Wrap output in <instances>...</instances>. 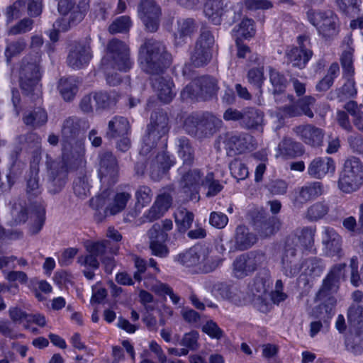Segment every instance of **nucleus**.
Instances as JSON below:
<instances>
[{
  "label": "nucleus",
  "mask_w": 363,
  "mask_h": 363,
  "mask_svg": "<svg viewBox=\"0 0 363 363\" xmlns=\"http://www.w3.org/2000/svg\"><path fill=\"white\" fill-rule=\"evenodd\" d=\"M130 125L125 117L116 116L108 123L105 137L108 140L117 139L119 136L130 135Z\"/></svg>",
  "instance_id": "obj_32"
},
{
  "label": "nucleus",
  "mask_w": 363,
  "mask_h": 363,
  "mask_svg": "<svg viewBox=\"0 0 363 363\" xmlns=\"http://www.w3.org/2000/svg\"><path fill=\"white\" fill-rule=\"evenodd\" d=\"M215 38L211 30L207 27H202L194 45L213 52Z\"/></svg>",
  "instance_id": "obj_47"
},
{
  "label": "nucleus",
  "mask_w": 363,
  "mask_h": 363,
  "mask_svg": "<svg viewBox=\"0 0 363 363\" xmlns=\"http://www.w3.org/2000/svg\"><path fill=\"white\" fill-rule=\"evenodd\" d=\"M23 121L27 126L36 129L47 123L48 114L44 109L38 108L26 112L23 116Z\"/></svg>",
  "instance_id": "obj_41"
},
{
  "label": "nucleus",
  "mask_w": 363,
  "mask_h": 363,
  "mask_svg": "<svg viewBox=\"0 0 363 363\" xmlns=\"http://www.w3.org/2000/svg\"><path fill=\"white\" fill-rule=\"evenodd\" d=\"M207 252L206 245H194L184 253L177 255L176 259L182 264L190 267L200 263L201 257Z\"/></svg>",
  "instance_id": "obj_35"
},
{
  "label": "nucleus",
  "mask_w": 363,
  "mask_h": 363,
  "mask_svg": "<svg viewBox=\"0 0 363 363\" xmlns=\"http://www.w3.org/2000/svg\"><path fill=\"white\" fill-rule=\"evenodd\" d=\"M335 162L330 157H317L311 161L308 173L316 179H321L328 173H333L335 171Z\"/></svg>",
  "instance_id": "obj_31"
},
{
  "label": "nucleus",
  "mask_w": 363,
  "mask_h": 363,
  "mask_svg": "<svg viewBox=\"0 0 363 363\" xmlns=\"http://www.w3.org/2000/svg\"><path fill=\"white\" fill-rule=\"evenodd\" d=\"M70 170L82 169L86 166L85 146L82 138L62 142V160Z\"/></svg>",
  "instance_id": "obj_12"
},
{
  "label": "nucleus",
  "mask_w": 363,
  "mask_h": 363,
  "mask_svg": "<svg viewBox=\"0 0 363 363\" xmlns=\"http://www.w3.org/2000/svg\"><path fill=\"white\" fill-rule=\"evenodd\" d=\"M16 141L19 147H16L11 153V158L13 161L18 159L23 148L26 150L38 149L40 145L41 138L37 133L30 132L18 135L16 138Z\"/></svg>",
  "instance_id": "obj_33"
},
{
  "label": "nucleus",
  "mask_w": 363,
  "mask_h": 363,
  "mask_svg": "<svg viewBox=\"0 0 363 363\" xmlns=\"http://www.w3.org/2000/svg\"><path fill=\"white\" fill-rule=\"evenodd\" d=\"M346 266L345 263H340L335 264L330 269L315 295V300H325L334 297L333 294L338 291L340 281L345 278Z\"/></svg>",
  "instance_id": "obj_15"
},
{
  "label": "nucleus",
  "mask_w": 363,
  "mask_h": 363,
  "mask_svg": "<svg viewBox=\"0 0 363 363\" xmlns=\"http://www.w3.org/2000/svg\"><path fill=\"white\" fill-rule=\"evenodd\" d=\"M212 59V52L201 49L195 45L190 52V64L196 68L203 67L208 65L211 62Z\"/></svg>",
  "instance_id": "obj_45"
},
{
  "label": "nucleus",
  "mask_w": 363,
  "mask_h": 363,
  "mask_svg": "<svg viewBox=\"0 0 363 363\" xmlns=\"http://www.w3.org/2000/svg\"><path fill=\"white\" fill-rule=\"evenodd\" d=\"M308 21L316 28L317 31L325 40H330L339 32L338 17L331 10L311 9L306 12Z\"/></svg>",
  "instance_id": "obj_9"
},
{
  "label": "nucleus",
  "mask_w": 363,
  "mask_h": 363,
  "mask_svg": "<svg viewBox=\"0 0 363 363\" xmlns=\"http://www.w3.org/2000/svg\"><path fill=\"white\" fill-rule=\"evenodd\" d=\"M220 259L216 256L211 255V251L207 247V252L205 256L200 258L199 269L203 273H210L214 271L220 264Z\"/></svg>",
  "instance_id": "obj_49"
},
{
  "label": "nucleus",
  "mask_w": 363,
  "mask_h": 363,
  "mask_svg": "<svg viewBox=\"0 0 363 363\" xmlns=\"http://www.w3.org/2000/svg\"><path fill=\"white\" fill-rule=\"evenodd\" d=\"M296 238H286L284 249L281 256V269L284 274L289 277L297 275L302 268L301 259L297 255V250L293 245Z\"/></svg>",
  "instance_id": "obj_17"
},
{
  "label": "nucleus",
  "mask_w": 363,
  "mask_h": 363,
  "mask_svg": "<svg viewBox=\"0 0 363 363\" xmlns=\"http://www.w3.org/2000/svg\"><path fill=\"white\" fill-rule=\"evenodd\" d=\"M86 249L89 253H92L102 260L104 257L117 254L119 246L109 240H102L97 242H88L86 244Z\"/></svg>",
  "instance_id": "obj_30"
},
{
  "label": "nucleus",
  "mask_w": 363,
  "mask_h": 363,
  "mask_svg": "<svg viewBox=\"0 0 363 363\" xmlns=\"http://www.w3.org/2000/svg\"><path fill=\"white\" fill-rule=\"evenodd\" d=\"M59 91L66 101H71L78 91L77 79L73 77L62 78L58 84Z\"/></svg>",
  "instance_id": "obj_42"
},
{
  "label": "nucleus",
  "mask_w": 363,
  "mask_h": 363,
  "mask_svg": "<svg viewBox=\"0 0 363 363\" xmlns=\"http://www.w3.org/2000/svg\"><path fill=\"white\" fill-rule=\"evenodd\" d=\"M131 194L128 192H118L113 197V202L105 210V215L114 216L123 211Z\"/></svg>",
  "instance_id": "obj_46"
},
{
  "label": "nucleus",
  "mask_w": 363,
  "mask_h": 363,
  "mask_svg": "<svg viewBox=\"0 0 363 363\" xmlns=\"http://www.w3.org/2000/svg\"><path fill=\"white\" fill-rule=\"evenodd\" d=\"M354 49L348 48L344 50L340 56V64L343 71V76H354V67L353 66Z\"/></svg>",
  "instance_id": "obj_55"
},
{
  "label": "nucleus",
  "mask_w": 363,
  "mask_h": 363,
  "mask_svg": "<svg viewBox=\"0 0 363 363\" xmlns=\"http://www.w3.org/2000/svg\"><path fill=\"white\" fill-rule=\"evenodd\" d=\"M43 0H19L28 14L31 17L39 16L43 11Z\"/></svg>",
  "instance_id": "obj_61"
},
{
  "label": "nucleus",
  "mask_w": 363,
  "mask_h": 363,
  "mask_svg": "<svg viewBox=\"0 0 363 363\" xmlns=\"http://www.w3.org/2000/svg\"><path fill=\"white\" fill-rule=\"evenodd\" d=\"M264 113L254 107L243 108L240 127L248 130H262Z\"/></svg>",
  "instance_id": "obj_28"
},
{
  "label": "nucleus",
  "mask_w": 363,
  "mask_h": 363,
  "mask_svg": "<svg viewBox=\"0 0 363 363\" xmlns=\"http://www.w3.org/2000/svg\"><path fill=\"white\" fill-rule=\"evenodd\" d=\"M28 214H30V218L33 220V223L30 226V228L31 226L36 223L37 218L35 211L30 209V201H28V203H26V206H21L19 209L16 206L15 207L13 212L15 222L18 224L24 223L28 218ZM30 232L33 235L30 230Z\"/></svg>",
  "instance_id": "obj_51"
},
{
  "label": "nucleus",
  "mask_w": 363,
  "mask_h": 363,
  "mask_svg": "<svg viewBox=\"0 0 363 363\" xmlns=\"http://www.w3.org/2000/svg\"><path fill=\"white\" fill-rule=\"evenodd\" d=\"M138 13L146 30L152 33L157 30L161 9L155 0H141L138 6Z\"/></svg>",
  "instance_id": "obj_18"
},
{
  "label": "nucleus",
  "mask_w": 363,
  "mask_h": 363,
  "mask_svg": "<svg viewBox=\"0 0 363 363\" xmlns=\"http://www.w3.org/2000/svg\"><path fill=\"white\" fill-rule=\"evenodd\" d=\"M267 257L260 250L243 253L235 258L233 262V272L236 277L243 278L252 274L259 267L265 265Z\"/></svg>",
  "instance_id": "obj_11"
},
{
  "label": "nucleus",
  "mask_w": 363,
  "mask_h": 363,
  "mask_svg": "<svg viewBox=\"0 0 363 363\" xmlns=\"http://www.w3.org/2000/svg\"><path fill=\"white\" fill-rule=\"evenodd\" d=\"M136 202L135 207H144L147 206L152 201V192L147 186H140L135 194Z\"/></svg>",
  "instance_id": "obj_56"
},
{
  "label": "nucleus",
  "mask_w": 363,
  "mask_h": 363,
  "mask_svg": "<svg viewBox=\"0 0 363 363\" xmlns=\"http://www.w3.org/2000/svg\"><path fill=\"white\" fill-rule=\"evenodd\" d=\"M26 47V43L23 38H20L16 41H13L8 44L6 50L5 56L7 62L18 54H20Z\"/></svg>",
  "instance_id": "obj_63"
},
{
  "label": "nucleus",
  "mask_w": 363,
  "mask_h": 363,
  "mask_svg": "<svg viewBox=\"0 0 363 363\" xmlns=\"http://www.w3.org/2000/svg\"><path fill=\"white\" fill-rule=\"evenodd\" d=\"M323 244L325 253L330 257H340L342 251V238L340 235L331 228H325L323 235Z\"/></svg>",
  "instance_id": "obj_29"
},
{
  "label": "nucleus",
  "mask_w": 363,
  "mask_h": 363,
  "mask_svg": "<svg viewBox=\"0 0 363 363\" xmlns=\"http://www.w3.org/2000/svg\"><path fill=\"white\" fill-rule=\"evenodd\" d=\"M320 304L313 308L311 315L318 320H321L328 325L334 313L333 308L336 304V298L330 297L328 299L320 300Z\"/></svg>",
  "instance_id": "obj_37"
},
{
  "label": "nucleus",
  "mask_w": 363,
  "mask_h": 363,
  "mask_svg": "<svg viewBox=\"0 0 363 363\" xmlns=\"http://www.w3.org/2000/svg\"><path fill=\"white\" fill-rule=\"evenodd\" d=\"M92 58L91 48L82 43H75L69 51L67 58L68 66L74 69H80L86 67Z\"/></svg>",
  "instance_id": "obj_21"
},
{
  "label": "nucleus",
  "mask_w": 363,
  "mask_h": 363,
  "mask_svg": "<svg viewBox=\"0 0 363 363\" xmlns=\"http://www.w3.org/2000/svg\"><path fill=\"white\" fill-rule=\"evenodd\" d=\"M350 323V333L345 338V345L354 354L363 353V307L352 305L347 312Z\"/></svg>",
  "instance_id": "obj_5"
},
{
  "label": "nucleus",
  "mask_w": 363,
  "mask_h": 363,
  "mask_svg": "<svg viewBox=\"0 0 363 363\" xmlns=\"http://www.w3.org/2000/svg\"><path fill=\"white\" fill-rule=\"evenodd\" d=\"M269 81L273 86V94H279L284 92L287 86L285 76L273 67H269Z\"/></svg>",
  "instance_id": "obj_48"
},
{
  "label": "nucleus",
  "mask_w": 363,
  "mask_h": 363,
  "mask_svg": "<svg viewBox=\"0 0 363 363\" xmlns=\"http://www.w3.org/2000/svg\"><path fill=\"white\" fill-rule=\"evenodd\" d=\"M181 178L179 184L184 193L193 194L197 192L199 186L202 185L203 172L198 168L183 171V167L179 169Z\"/></svg>",
  "instance_id": "obj_25"
},
{
  "label": "nucleus",
  "mask_w": 363,
  "mask_h": 363,
  "mask_svg": "<svg viewBox=\"0 0 363 363\" xmlns=\"http://www.w3.org/2000/svg\"><path fill=\"white\" fill-rule=\"evenodd\" d=\"M77 171L79 172L73 182V191L77 197L84 199L89 195L90 185L84 168Z\"/></svg>",
  "instance_id": "obj_44"
},
{
  "label": "nucleus",
  "mask_w": 363,
  "mask_h": 363,
  "mask_svg": "<svg viewBox=\"0 0 363 363\" xmlns=\"http://www.w3.org/2000/svg\"><path fill=\"white\" fill-rule=\"evenodd\" d=\"M322 194V186L320 182H313L301 188L295 201L299 203H304L315 199Z\"/></svg>",
  "instance_id": "obj_43"
},
{
  "label": "nucleus",
  "mask_w": 363,
  "mask_h": 363,
  "mask_svg": "<svg viewBox=\"0 0 363 363\" xmlns=\"http://www.w3.org/2000/svg\"><path fill=\"white\" fill-rule=\"evenodd\" d=\"M219 86L218 81L210 76H202L186 86L181 93L183 99H196L207 101L216 96Z\"/></svg>",
  "instance_id": "obj_10"
},
{
  "label": "nucleus",
  "mask_w": 363,
  "mask_h": 363,
  "mask_svg": "<svg viewBox=\"0 0 363 363\" xmlns=\"http://www.w3.org/2000/svg\"><path fill=\"white\" fill-rule=\"evenodd\" d=\"M315 102V98L311 96H306L299 99L296 104L300 109L302 115H305L310 118H313L314 114L311 107L314 105Z\"/></svg>",
  "instance_id": "obj_64"
},
{
  "label": "nucleus",
  "mask_w": 363,
  "mask_h": 363,
  "mask_svg": "<svg viewBox=\"0 0 363 363\" xmlns=\"http://www.w3.org/2000/svg\"><path fill=\"white\" fill-rule=\"evenodd\" d=\"M363 184V164L351 156L345 160L338 179L339 189L347 194L357 191Z\"/></svg>",
  "instance_id": "obj_4"
},
{
  "label": "nucleus",
  "mask_w": 363,
  "mask_h": 363,
  "mask_svg": "<svg viewBox=\"0 0 363 363\" xmlns=\"http://www.w3.org/2000/svg\"><path fill=\"white\" fill-rule=\"evenodd\" d=\"M175 164V160L166 152H159L150 164V176L154 181H160Z\"/></svg>",
  "instance_id": "obj_24"
},
{
  "label": "nucleus",
  "mask_w": 363,
  "mask_h": 363,
  "mask_svg": "<svg viewBox=\"0 0 363 363\" xmlns=\"http://www.w3.org/2000/svg\"><path fill=\"white\" fill-rule=\"evenodd\" d=\"M99 177L103 184L114 185L118 179L119 166L116 157L111 152L104 151L99 155Z\"/></svg>",
  "instance_id": "obj_16"
},
{
  "label": "nucleus",
  "mask_w": 363,
  "mask_h": 363,
  "mask_svg": "<svg viewBox=\"0 0 363 363\" xmlns=\"http://www.w3.org/2000/svg\"><path fill=\"white\" fill-rule=\"evenodd\" d=\"M297 43L298 46L287 50L286 55L293 67L302 69L313 55L312 50L308 48V45L311 44L310 38L306 35H299L297 38Z\"/></svg>",
  "instance_id": "obj_19"
},
{
  "label": "nucleus",
  "mask_w": 363,
  "mask_h": 363,
  "mask_svg": "<svg viewBox=\"0 0 363 363\" xmlns=\"http://www.w3.org/2000/svg\"><path fill=\"white\" fill-rule=\"evenodd\" d=\"M328 211L329 206L325 202L318 201L308 208L306 218L310 221H317L326 216Z\"/></svg>",
  "instance_id": "obj_50"
},
{
  "label": "nucleus",
  "mask_w": 363,
  "mask_h": 363,
  "mask_svg": "<svg viewBox=\"0 0 363 363\" xmlns=\"http://www.w3.org/2000/svg\"><path fill=\"white\" fill-rule=\"evenodd\" d=\"M202 185L208 188L207 197H212L217 195L223 189V186L218 180L214 179V174L209 172L202 182Z\"/></svg>",
  "instance_id": "obj_59"
},
{
  "label": "nucleus",
  "mask_w": 363,
  "mask_h": 363,
  "mask_svg": "<svg viewBox=\"0 0 363 363\" xmlns=\"http://www.w3.org/2000/svg\"><path fill=\"white\" fill-rule=\"evenodd\" d=\"M95 101V105L97 109H106L115 106L117 99L114 94L107 92H95L93 96Z\"/></svg>",
  "instance_id": "obj_52"
},
{
  "label": "nucleus",
  "mask_w": 363,
  "mask_h": 363,
  "mask_svg": "<svg viewBox=\"0 0 363 363\" xmlns=\"http://www.w3.org/2000/svg\"><path fill=\"white\" fill-rule=\"evenodd\" d=\"M252 136L246 133H227L224 136V147L228 156L242 153L250 148Z\"/></svg>",
  "instance_id": "obj_22"
},
{
  "label": "nucleus",
  "mask_w": 363,
  "mask_h": 363,
  "mask_svg": "<svg viewBox=\"0 0 363 363\" xmlns=\"http://www.w3.org/2000/svg\"><path fill=\"white\" fill-rule=\"evenodd\" d=\"M131 26V20L128 16L117 18L108 26V31L111 34L128 32Z\"/></svg>",
  "instance_id": "obj_58"
},
{
  "label": "nucleus",
  "mask_w": 363,
  "mask_h": 363,
  "mask_svg": "<svg viewBox=\"0 0 363 363\" xmlns=\"http://www.w3.org/2000/svg\"><path fill=\"white\" fill-rule=\"evenodd\" d=\"M213 289L222 298L236 305H241L245 301L244 293L237 286L218 283L214 286Z\"/></svg>",
  "instance_id": "obj_34"
},
{
  "label": "nucleus",
  "mask_w": 363,
  "mask_h": 363,
  "mask_svg": "<svg viewBox=\"0 0 363 363\" xmlns=\"http://www.w3.org/2000/svg\"><path fill=\"white\" fill-rule=\"evenodd\" d=\"M315 229L311 227H305L297 231V240L305 248L311 247L314 242Z\"/></svg>",
  "instance_id": "obj_60"
},
{
  "label": "nucleus",
  "mask_w": 363,
  "mask_h": 363,
  "mask_svg": "<svg viewBox=\"0 0 363 363\" xmlns=\"http://www.w3.org/2000/svg\"><path fill=\"white\" fill-rule=\"evenodd\" d=\"M293 132L306 144L313 147L320 146L324 133L322 129L311 124L300 125L293 128Z\"/></svg>",
  "instance_id": "obj_27"
},
{
  "label": "nucleus",
  "mask_w": 363,
  "mask_h": 363,
  "mask_svg": "<svg viewBox=\"0 0 363 363\" xmlns=\"http://www.w3.org/2000/svg\"><path fill=\"white\" fill-rule=\"evenodd\" d=\"M139 62L144 72L157 75L152 79V86L159 99L165 104L171 102L176 95L174 83L170 78L160 76L172 63V55L165 45L154 38L146 39L139 49Z\"/></svg>",
  "instance_id": "obj_1"
},
{
  "label": "nucleus",
  "mask_w": 363,
  "mask_h": 363,
  "mask_svg": "<svg viewBox=\"0 0 363 363\" xmlns=\"http://www.w3.org/2000/svg\"><path fill=\"white\" fill-rule=\"evenodd\" d=\"M41 193L39 169L36 167H31L26 177V194L28 201H30V209L35 211L36 213V223L30 228L33 234L38 233L45 221V205L40 198Z\"/></svg>",
  "instance_id": "obj_2"
},
{
  "label": "nucleus",
  "mask_w": 363,
  "mask_h": 363,
  "mask_svg": "<svg viewBox=\"0 0 363 363\" xmlns=\"http://www.w3.org/2000/svg\"><path fill=\"white\" fill-rule=\"evenodd\" d=\"M222 125V120L212 113L194 112L186 118L184 128L189 135L202 139L213 135Z\"/></svg>",
  "instance_id": "obj_3"
},
{
  "label": "nucleus",
  "mask_w": 363,
  "mask_h": 363,
  "mask_svg": "<svg viewBox=\"0 0 363 363\" xmlns=\"http://www.w3.org/2000/svg\"><path fill=\"white\" fill-rule=\"evenodd\" d=\"M257 241V235L250 233L245 226L239 225L236 228L235 244L238 250H246L253 246Z\"/></svg>",
  "instance_id": "obj_38"
},
{
  "label": "nucleus",
  "mask_w": 363,
  "mask_h": 363,
  "mask_svg": "<svg viewBox=\"0 0 363 363\" xmlns=\"http://www.w3.org/2000/svg\"><path fill=\"white\" fill-rule=\"evenodd\" d=\"M107 57L103 59H108L110 67L122 72H128L130 69L133 62L130 57L129 48L124 42L113 39L107 45Z\"/></svg>",
  "instance_id": "obj_13"
},
{
  "label": "nucleus",
  "mask_w": 363,
  "mask_h": 363,
  "mask_svg": "<svg viewBox=\"0 0 363 363\" xmlns=\"http://www.w3.org/2000/svg\"><path fill=\"white\" fill-rule=\"evenodd\" d=\"M89 127L85 118L70 116L64 120L61 128L62 141L80 139L79 135Z\"/></svg>",
  "instance_id": "obj_23"
},
{
  "label": "nucleus",
  "mask_w": 363,
  "mask_h": 363,
  "mask_svg": "<svg viewBox=\"0 0 363 363\" xmlns=\"http://www.w3.org/2000/svg\"><path fill=\"white\" fill-rule=\"evenodd\" d=\"M197 29L196 21L192 18L178 21V32L182 37L190 36Z\"/></svg>",
  "instance_id": "obj_62"
},
{
  "label": "nucleus",
  "mask_w": 363,
  "mask_h": 363,
  "mask_svg": "<svg viewBox=\"0 0 363 363\" xmlns=\"http://www.w3.org/2000/svg\"><path fill=\"white\" fill-rule=\"evenodd\" d=\"M169 130V118L166 112L155 111L151 114L150 123L147 127V133L143 138L141 152L147 154L156 147L159 140L166 136Z\"/></svg>",
  "instance_id": "obj_7"
},
{
  "label": "nucleus",
  "mask_w": 363,
  "mask_h": 363,
  "mask_svg": "<svg viewBox=\"0 0 363 363\" xmlns=\"http://www.w3.org/2000/svg\"><path fill=\"white\" fill-rule=\"evenodd\" d=\"M346 79L344 84L339 89H335V92H330V95H336L338 101L342 102L348 99L354 97L357 94V90L355 86V81L353 76H343ZM331 99L333 96H331Z\"/></svg>",
  "instance_id": "obj_40"
},
{
  "label": "nucleus",
  "mask_w": 363,
  "mask_h": 363,
  "mask_svg": "<svg viewBox=\"0 0 363 363\" xmlns=\"http://www.w3.org/2000/svg\"><path fill=\"white\" fill-rule=\"evenodd\" d=\"M278 152L285 159H291L301 156L304 153V148L301 143L284 138L278 145Z\"/></svg>",
  "instance_id": "obj_36"
},
{
  "label": "nucleus",
  "mask_w": 363,
  "mask_h": 363,
  "mask_svg": "<svg viewBox=\"0 0 363 363\" xmlns=\"http://www.w3.org/2000/svg\"><path fill=\"white\" fill-rule=\"evenodd\" d=\"M48 191L52 194L60 192L65 187L68 177L69 168L60 162L52 161L48 162Z\"/></svg>",
  "instance_id": "obj_20"
},
{
  "label": "nucleus",
  "mask_w": 363,
  "mask_h": 363,
  "mask_svg": "<svg viewBox=\"0 0 363 363\" xmlns=\"http://www.w3.org/2000/svg\"><path fill=\"white\" fill-rule=\"evenodd\" d=\"M41 79L40 67L34 61L23 58L19 70L20 86L24 94L33 95Z\"/></svg>",
  "instance_id": "obj_14"
},
{
  "label": "nucleus",
  "mask_w": 363,
  "mask_h": 363,
  "mask_svg": "<svg viewBox=\"0 0 363 363\" xmlns=\"http://www.w3.org/2000/svg\"><path fill=\"white\" fill-rule=\"evenodd\" d=\"M177 148L178 156L182 160L183 166H192L195 160V155L190 140L186 137L178 138Z\"/></svg>",
  "instance_id": "obj_39"
},
{
  "label": "nucleus",
  "mask_w": 363,
  "mask_h": 363,
  "mask_svg": "<svg viewBox=\"0 0 363 363\" xmlns=\"http://www.w3.org/2000/svg\"><path fill=\"white\" fill-rule=\"evenodd\" d=\"M203 13L216 26L220 25L223 18L228 24H232L241 17L240 11H236L235 6L230 0H206Z\"/></svg>",
  "instance_id": "obj_8"
},
{
  "label": "nucleus",
  "mask_w": 363,
  "mask_h": 363,
  "mask_svg": "<svg viewBox=\"0 0 363 363\" xmlns=\"http://www.w3.org/2000/svg\"><path fill=\"white\" fill-rule=\"evenodd\" d=\"M248 82L253 85L259 94L262 93V86L264 83V68L254 67L250 69L247 75Z\"/></svg>",
  "instance_id": "obj_57"
},
{
  "label": "nucleus",
  "mask_w": 363,
  "mask_h": 363,
  "mask_svg": "<svg viewBox=\"0 0 363 363\" xmlns=\"http://www.w3.org/2000/svg\"><path fill=\"white\" fill-rule=\"evenodd\" d=\"M194 214L185 208L179 210L175 213V222L180 232H186L191 225Z\"/></svg>",
  "instance_id": "obj_53"
},
{
  "label": "nucleus",
  "mask_w": 363,
  "mask_h": 363,
  "mask_svg": "<svg viewBox=\"0 0 363 363\" xmlns=\"http://www.w3.org/2000/svg\"><path fill=\"white\" fill-rule=\"evenodd\" d=\"M231 175L238 181L244 180L249 176V170L246 164L239 159H234L229 164Z\"/></svg>",
  "instance_id": "obj_54"
},
{
  "label": "nucleus",
  "mask_w": 363,
  "mask_h": 363,
  "mask_svg": "<svg viewBox=\"0 0 363 363\" xmlns=\"http://www.w3.org/2000/svg\"><path fill=\"white\" fill-rule=\"evenodd\" d=\"M253 226L261 238H265L274 235L280 227V222L274 216L258 213L253 218Z\"/></svg>",
  "instance_id": "obj_26"
},
{
  "label": "nucleus",
  "mask_w": 363,
  "mask_h": 363,
  "mask_svg": "<svg viewBox=\"0 0 363 363\" xmlns=\"http://www.w3.org/2000/svg\"><path fill=\"white\" fill-rule=\"evenodd\" d=\"M89 8L88 0H81L77 5H75L74 0H58L59 13L62 15H67L70 12V15L67 21L63 18L57 20L53 24L54 28L64 32L68 30L84 19Z\"/></svg>",
  "instance_id": "obj_6"
}]
</instances>
